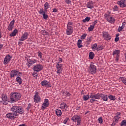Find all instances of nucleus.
I'll return each instance as SVG.
<instances>
[{"label": "nucleus", "mask_w": 126, "mask_h": 126, "mask_svg": "<svg viewBox=\"0 0 126 126\" xmlns=\"http://www.w3.org/2000/svg\"><path fill=\"white\" fill-rule=\"evenodd\" d=\"M11 111L12 112L6 114V117L9 120H14L16 117L18 116V114H23V108L21 106H13L11 108Z\"/></svg>", "instance_id": "obj_1"}, {"label": "nucleus", "mask_w": 126, "mask_h": 126, "mask_svg": "<svg viewBox=\"0 0 126 126\" xmlns=\"http://www.w3.org/2000/svg\"><path fill=\"white\" fill-rule=\"evenodd\" d=\"M12 102H16L21 98V94L18 93H14L11 94L10 97Z\"/></svg>", "instance_id": "obj_2"}, {"label": "nucleus", "mask_w": 126, "mask_h": 126, "mask_svg": "<svg viewBox=\"0 0 126 126\" xmlns=\"http://www.w3.org/2000/svg\"><path fill=\"white\" fill-rule=\"evenodd\" d=\"M96 66L93 64V63H92L89 68V72L90 73H92V74H94V73H96Z\"/></svg>", "instance_id": "obj_3"}, {"label": "nucleus", "mask_w": 126, "mask_h": 126, "mask_svg": "<svg viewBox=\"0 0 126 126\" xmlns=\"http://www.w3.org/2000/svg\"><path fill=\"white\" fill-rule=\"evenodd\" d=\"M2 100H0V103H2L3 105H7L8 103V99L7 96L5 94H2L1 97Z\"/></svg>", "instance_id": "obj_4"}, {"label": "nucleus", "mask_w": 126, "mask_h": 126, "mask_svg": "<svg viewBox=\"0 0 126 126\" xmlns=\"http://www.w3.org/2000/svg\"><path fill=\"white\" fill-rule=\"evenodd\" d=\"M121 118V113L120 112H118L114 116V121L115 122L111 125V126H115L116 123H118L119 121V119Z\"/></svg>", "instance_id": "obj_5"}, {"label": "nucleus", "mask_w": 126, "mask_h": 126, "mask_svg": "<svg viewBox=\"0 0 126 126\" xmlns=\"http://www.w3.org/2000/svg\"><path fill=\"white\" fill-rule=\"evenodd\" d=\"M71 120L72 121H73V122H74L75 123H76L77 122V126L80 125V123L81 122V118L79 116L77 115H75L71 118Z\"/></svg>", "instance_id": "obj_6"}, {"label": "nucleus", "mask_w": 126, "mask_h": 126, "mask_svg": "<svg viewBox=\"0 0 126 126\" xmlns=\"http://www.w3.org/2000/svg\"><path fill=\"white\" fill-rule=\"evenodd\" d=\"M113 56L115 58V61L118 62L120 57V50H117L113 52Z\"/></svg>", "instance_id": "obj_7"}, {"label": "nucleus", "mask_w": 126, "mask_h": 126, "mask_svg": "<svg viewBox=\"0 0 126 126\" xmlns=\"http://www.w3.org/2000/svg\"><path fill=\"white\" fill-rule=\"evenodd\" d=\"M33 69L34 71H36V72H39V71H41V70L43 69V66L40 64L34 65L33 67Z\"/></svg>", "instance_id": "obj_8"}, {"label": "nucleus", "mask_w": 126, "mask_h": 126, "mask_svg": "<svg viewBox=\"0 0 126 126\" xmlns=\"http://www.w3.org/2000/svg\"><path fill=\"white\" fill-rule=\"evenodd\" d=\"M100 94H95L94 93H91L90 94V97L91 99H94V100L97 99L99 100L100 99Z\"/></svg>", "instance_id": "obj_9"}, {"label": "nucleus", "mask_w": 126, "mask_h": 126, "mask_svg": "<svg viewBox=\"0 0 126 126\" xmlns=\"http://www.w3.org/2000/svg\"><path fill=\"white\" fill-rule=\"evenodd\" d=\"M28 36H29V34L28 32H25L24 34L21 36V38L19 39V41L21 42H23V41H25V40L28 38Z\"/></svg>", "instance_id": "obj_10"}, {"label": "nucleus", "mask_w": 126, "mask_h": 126, "mask_svg": "<svg viewBox=\"0 0 126 126\" xmlns=\"http://www.w3.org/2000/svg\"><path fill=\"white\" fill-rule=\"evenodd\" d=\"M126 0H118L117 3L118 5H120L121 7L124 8V7H126Z\"/></svg>", "instance_id": "obj_11"}, {"label": "nucleus", "mask_w": 126, "mask_h": 126, "mask_svg": "<svg viewBox=\"0 0 126 126\" xmlns=\"http://www.w3.org/2000/svg\"><path fill=\"white\" fill-rule=\"evenodd\" d=\"M56 67L57 68V73L60 74V73H61L63 71V64L58 63L56 65Z\"/></svg>", "instance_id": "obj_12"}, {"label": "nucleus", "mask_w": 126, "mask_h": 126, "mask_svg": "<svg viewBox=\"0 0 126 126\" xmlns=\"http://www.w3.org/2000/svg\"><path fill=\"white\" fill-rule=\"evenodd\" d=\"M49 106V100L45 99L42 104V110H45Z\"/></svg>", "instance_id": "obj_13"}, {"label": "nucleus", "mask_w": 126, "mask_h": 126, "mask_svg": "<svg viewBox=\"0 0 126 126\" xmlns=\"http://www.w3.org/2000/svg\"><path fill=\"white\" fill-rule=\"evenodd\" d=\"M11 58V57H10V56L7 55L4 59V64H7V63L10 62Z\"/></svg>", "instance_id": "obj_14"}, {"label": "nucleus", "mask_w": 126, "mask_h": 126, "mask_svg": "<svg viewBox=\"0 0 126 126\" xmlns=\"http://www.w3.org/2000/svg\"><path fill=\"white\" fill-rule=\"evenodd\" d=\"M42 86H45V87H51V84L48 81H42L41 82Z\"/></svg>", "instance_id": "obj_15"}, {"label": "nucleus", "mask_w": 126, "mask_h": 126, "mask_svg": "<svg viewBox=\"0 0 126 126\" xmlns=\"http://www.w3.org/2000/svg\"><path fill=\"white\" fill-rule=\"evenodd\" d=\"M34 100L35 103H39V102H40L41 98H40V96L38 95V93H36L34 95Z\"/></svg>", "instance_id": "obj_16"}, {"label": "nucleus", "mask_w": 126, "mask_h": 126, "mask_svg": "<svg viewBox=\"0 0 126 126\" xmlns=\"http://www.w3.org/2000/svg\"><path fill=\"white\" fill-rule=\"evenodd\" d=\"M103 37H104V39L107 41H110L111 40V36H110V34H108V32H104Z\"/></svg>", "instance_id": "obj_17"}, {"label": "nucleus", "mask_w": 126, "mask_h": 126, "mask_svg": "<svg viewBox=\"0 0 126 126\" xmlns=\"http://www.w3.org/2000/svg\"><path fill=\"white\" fill-rule=\"evenodd\" d=\"M28 63H29L28 66L29 67H30L31 65H32V64H34V63H37V60H31L29 59V60H28Z\"/></svg>", "instance_id": "obj_18"}, {"label": "nucleus", "mask_w": 126, "mask_h": 126, "mask_svg": "<svg viewBox=\"0 0 126 126\" xmlns=\"http://www.w3.org/2000/svg\"><path fill=\"white\" fill-rule=\"evenodd\" d=\"M18 74V71L16 70H13L10 73V75L11 77H14V76H16Z\"/></svg>", "instance_id": "obj_19"}, {"label": "nucleus", "mask_w": 126, "mask_h": 126, "mask_svg": "<svg viewBox=\"0 0 126 126\" xmlns=\"http://www.w3.org/2000/svg\"><path fill=\"white\" fill-rule=\"evenodd\" d=\"M72 33V27L70 26H67L66 34L67 35H70Z\"/></svg>", "instance_id": "obj_20"}, {"label": "nucleus", "mask_w": 126, "mask_h": 126, "mask_svg": "<svg viewBox=\"0 0 126 126\" xmlns=\"http://www.w3.org/2000/svg\"><path fill=\"white\" fill-rule=\"evenodd\" d=\"M14 20H13L9 24V25L8 27V30H9V31H11V30H12V29L13 28V25H14Z\"/></svg>", "instance_id": "obj_21"}, {"label": "nucleus", "mask_w": 126, "mask_h": 126, "mask_svg": "<svg viewBox=\"0 0 126 126\" xmlns=\"http://www.w3.org/2000/svg\"><path fill=\"white\" fill-rule=\"evenodd\" d=\"M105 19H106L107 21L108 22H109V23H111V15H110V13L108 14L105 15Z\"/></svg>", "instance_id": "obj_22"}, {"label": "nucleus", "mask_w": 126, "mask_h": 126, "mask_svg": "<svg viewBox=\"0 0 126 126\" xmlns=\"http://www.w3.org/2000/svg\"><path fill=\"white\" fill-rule=\"evenodd\" d=\"M56 114L58 117H61V116H62L63 114V112H62V110H61L60 109H57L56 110Z\"/></svg>", "instance_id": "obj_23"}, {"label": "nucleus", "mask_w": 126, "mask_h": 126, "mask_svg": "<svg viewBox=\"0 0 126 126\" xmlns=\"http://www.w3.org/2000/svg\"><path fill=\"white\" fill-rule=\"evenodd\" d=\"M100 98H102L103 101H107L108 100V96L107 95L100 94Z\"/></svg>", "instance_id": "obj_24"}, {"label": "nucleus", "mask_w": 126, "mask_h": 126, "mask_svg": "<svg viewBox=\"0 0 126 126\" xmlns=\"http://www.w3.org/2000/svg\"><path fill=\"white\" fill-rule=\"evenodd\" d=\"M126 23L125 22L122 23V26H119L118 28V32H121L122 31L123 29H124L126 26Z\"/></svg>", "instance_id": "obj_25"}, {"label": "nucleus", "mask_w": 126, "mask_h": 126, "mask_svg": "<svg viewBox=\"0 0 126 126\" xmlns=\"http://www.w3.org/2000/svg\"><path fill=\"white\" fill-rule=\"evenodd\" d=\"M17 32H18L17 30H14L13 32H12V33L10 34V37H13L14 36H16Z\"/></svg>", "instance_id": "obj_26"}, {"label": "nucleus", "mask_w": 126, "mask_h": 126, "mask_svg": "<svg viewBox=\"0 0 126 126\" xmlns=\"http://www.w3.org/2000/svg\"><path fill=\"white\" fill-rule=\"evenodd\" d=\"M119 80L121 81H122V82L125 84V85H126V78L124 77H120L119 78Z\"/></svg>", "instance_id": "obj_27"}, {"label": "nucleus", "mask_w": 126, "mask_h": 126, "mask_svg": "<svg viewBox=\"0 0 126 126\" xmlns=\"http://www.w3.org/2000/svg\"><path fill=\"white\" fill-rule=\"evenodd\" d=\"M90 98V95L88 94V95H84L83 96V99L84 101H87Z\"/></svg>", "instance_id": "obj_28"}, {"label": "nucleus", "mask_w": 126, "mask_h": 126, "mask_svg": "<svg viewBox=\"0 0 126 126\" xmlns=\"http://www.w3.org/2000/svg\"><path fill=\"white\" fill-rule=\"evenodd\" d=\"M16 80L17 82H18L19 84H22V79H21V78L19 76H18L16 79Z\"/></svg>", "instance_id": "obj_29"}, {"label": "nucleus", "mask_w": 126, "mask_h": 126, "mask_svg": "<svg viewBox=\"0 0 126 126\" xmlns=\"http://www.w3.org/2000/svg\"><path fill=\"white\" fill-rule=\"evenodd\" d=\"M89 58L91 60H93V59H94V53L90 52L89 54Z\"/></svg>", "instance_id": "obj_30"}, {"label": "nucleus", "mask_w": 126, "mask_h": 126, "mask_svg": "<svg viewBox=\"0 0 126 126\" xmlns=\"http://www.w3.org/2000/svg\"><path fill=\"white\" fill-rule=\"evenodd\" d=\"M44 7L45 8V10L47 11L48 8H50V5H49V3L48 2H46L44 4Z\"/></svg>", "instance_id": "obj_31"}, {"label": "nucleus", "mask_w": 126, "mask_h": 126, "mask_svg": "<svg viewBox=\"0 0 126 126\" xmlns=\"http://www.w3.org/2000/svg\"><path fill=\"white\" fill-rule=\"evenodd\" d=\"M90 20V17H87L84 20H83V22L85 23V22H88Z\"/></svg>", "instance_id": "obj_32"}, {"label": "nucleus", "mask_w": 126, "mask_h": 126, "mask_svg": "<svg viewBox=\"0 0 126 126\" xmlns=\"http://www.w3.org/2000/svg\"><path fill=\"white\" fill-rule=\"evenodd\" d=\"M94 28L95 27H94V26L91 25L90 27L88 28L89 32L93 31V30L94 29Z\"/></svg>", "instance_id": "obj_33"}, {"label": "nucleus", "mask_w": 126, "mask_h": 126, "mask_svg": "<svg viewBox=\"0 0 126 126\" xmlns=\"http://www.w3.org/2000/svg\"><path fill=\"white\" fill-rule=\"evenodd\" d=\"M121 126H126V120H124L122 121Z\"/></svg>", "instance_id": "obj_34"}, {"label": "nucleus", "mask_w": 126, "mask_h": 126, "mask_svg": "<svg viewBox=\"0 0 126 126\" xmlns=\"http://www.w3.org/2000/svg\"><path fill=\"white\" fill-rule=\"evenodd\" d=\"M87 7L88 8H90L91 9H92L93 8V5H92V4L90 3H88Z\"/></svg>", "instance_id": "obj_35"}, {"label": "nucleus", "mask_w": 126, "mask_h": 126, "mask_svg": "<svg viewBox=\"0 0 126 126\" xmlns=\"http://www.w3.org/2000/svg\"><path fill=\"white\" fill-rule=\"evenodd\" d=\"M65 107H66V104L63 103L61 104L60 108L61 109H65Z\"/></svg>", "instance_id": "obj_36"}, {"label": "nucleus", "mask_w": 126, "mask_h": 126, "mask_svg": "<svg viewBox=\"0 0 126 126\" xmlns=\"http://www.w3.org/2000/svg\"><path fill=\"white\" fill-rule=\"evenodd\" d=\"M39 13L40 14H41L42 15L45 14V11H44V10H43V8L40 9Z\"/></svg>", "instance_id": "obj_37"}, {"label": "nucleus", "mask_w": 126, "mask_h": 126, "mask_svg": "<svg viewBox=\"0 0 126 126\" xmlns=\"http://www.w3.org/2000/svg\"><path fill=\"white\" fill-rule=\"evenodd\" d=\"M96 50L97 51H100L101 50H103V46L98 45Z\"/></svg>", "instance_id": "obj_38"}, {"label": "nucleus", "mask_w": 126, "mask_h": 126, "mask_svg": "<svg viewBox=\"0 0 126 126\" xmlns=\"http://www.w3.org/2000/svg\"><path fill=\"white\" fill-rule=\"evenodd\" d=\"M97 44H94L93 45V46H92V48L93 49V50H96H96H97Z\"/></svg>", "instance_id": "obj_39"}, {"label": "nucleus", "mask_w": 126, "mask_h": 126, "mask_svg": "<svg viewBox=\"0 0 126 126\" xmlns=\"http://www.w3.org/2000/svg\"><path fill=\"white\" fill-rule=\"evenodd\" d=\"M98 121L99 124H102L103 123V118H102V117H99L98 119Z\"/></svg>", "instance_id": "obj_40"}, {"label": "nucleus", "mask_w": 126, "mask_h": 126, "mask_svg": "<svg viewBox=\"0 0 126 126\" xmlns=\"http://www.w3.org/2000/svg\"><path fill=\"white\" fill-rule=\"evenodd\" d=\"M43 18H44V19H48V14L44 13L43 15Z\"/></svg>", "instance_id": "obj_41"}, {"label": "nucleus", "mask_w": 126, "mask_h": 126, "mask_svg": "<svg viewBox=\"0 0 126 126\" xmlns=\"http://www.w3.org/2000/svg\"><path fill=\"white\" fill-rule=\"evenodd\" d=\"M92 41V36H89L87 39V42H91Z\"/></svg>", "instance_id": "obj_42"}, {"label": "nucleus", "mask_w": 126, "mask_h": 126, "mask_svg": "<svg viewBox=\"0 0 126 126\" xmlns=\"http://www.w3.org/2000/svg\"><path fill=\"white\" fill-rule=\"evenodd\" d=\"M63 94V95H65L66 96H70V94L67 92H64Z\"/></svg>", "instance_id": "obj_43"}, {"label": "nucleus", "mask_w": 126, "mask_h": 126, "mask_svg": "<svg viewBox=\"0 0 126 126\" xmlns=\"http://www.w3.org/2000/svg\"><path fill=\"white\" fill-rule=\"evenodd\" d=\"M115 22V20L114 18L111 17V24H114Z\"/></svg>", "instance_id": "obj_44"}, {"label": "nucleus", "mask_w": 126, "mask_h": 126, "mask_svg": "<svg viewBox=\"0 0 126 126\" xmlns=\"http://www.w3.org/2000/svg\"><path fill=\"white\" fill-rule=\"evenodd\" d=\"M119 10V8L118 7L117 5H114V7H113V10Z\"/></svg>", "instance_id": "obj_45"}, {"label": "nucleus", "mask_w": 126, "mask_h": 126, "mask_svg": "<svg viewBox=\"0 0 126 126\" xmlns=\"http://www.w3.org/2000/svg\"><path fill=\"white\" fill-rule=\"evenodd\" d=\"M65 1L67 4H69V3H71V0H65Z\"/></svg>", "instance_id": "obj_46"}, {"label": "nucleus", "mask_w": 126, "mask_h": 126, "mask_svg": "<svg viewBox=\"0 0 126 126\" xmlns=\"http://www.w3.org/2000/svg\"><path fill=\"white\" fill-rule=\"evenodd\" d=\"M97 22H98V21H94L93 23V25L92 26H94V27H95V25H96V24H97Z\"/></svg>", "instance_id": "obj_47"}, {"label": "nucleus", "mask_w": 126, "mask_h": 126, "mask_svg": "<svg viewBox=\"0 0 126 126\" xmlns=\"http://www.w3.org/2000/svg\"><path fill=\"white\" fill-rule=\"evenodd\" d=\"M115 99H116L115 96H114V95H112V94H111V100H115Z\"/></svg>", "instance_id": "obj_48"}, {"label": "nucleus", "mask_w": 126, "mask_h": 126, "mask_svg": "<svg viewBox=\"0 0 126 126\" xmlns=\"http://www.w3.org/2000/svg\"><path fill=\"white\" fill-rule=\"evenodd\" d=\"M87 35V34H83L82 36H81V39H85V37H86Z\"/></svg>", "instance_id": "obj_49"}, {"label": "nucleus", "mask_w": 126, "mask_h": 126, "mask_svg": "<svg viewBox=\"0 0 126 126\" xmlns=\"http://www.w3.org/2000/svg\"><path fill=\"white\" fill-rule=\"evenodd\" d=\"M82 43V41L81 39L78 40L77 45H80Z\"/></svg>", "instance_id": "obj_50"}, {"label": "nucleus", "mask_w": 126, "mask_h": 126, "mask_svg": "<svg viewBox=\"0 0 126 126\" xmlns=\"http://www.w3.org/2000/svg\"><path fill=\"white\" fill-rule=\"evenodd\" d=\"M69 119L68 118H66L64 121H63V124H66L67 123V121H68Z\"/></svg>", "instance_id": "obj_51"}, {"label": "nucleus", "mask_w": 126, "mask_h": 126, "mask_svg": "<svg viewBox=\"0 0 126 126\" xmlns=\"http://www.w3.org/2000/svg\"><path fill=\"white\" fill-rule=\"evenodd\" d=\"M38 56L39 58H42V52H39Z\"/></svg>", "instance_id": "obj_52"}, {"label": "nucleus", "mask_w": 126, "mask_h": 126, "mask_svg": "<svg viewBox=\"0 0 126 126\" xmlns=\"http://www.w3.org/2000/svg\"><path fill=\"white\" fill-rule=\"evenodd\" d=\"M41 32L43 33V35H47V34H48V32L45 31H42Z\"/></svg>", "instance_id": "obj_53"}, {"label": "nucleus", "mask_w": 126, "mask_h": 126, "mask_svg": "<svg viewBox=\"0 0 126 126\" xmlns=\"http://www.w3.org/2000/svg\"><path fill=\"white\" fill-rule=\"evenodd\" d=\"M119 40V38H118L117 36H116V37L115 38V42H118Z\"/></svg>", "instance_id": "obj_54"}, {"label": "nucleus", "mask_w": 126, "mask_h": 126, "mask_svg": "<svg viewBox=\"0 0 126 126\" xmlns=\"http://www.w3.org/2000/svg\"><path fill=\"white\" fill-rule=\"evenodd\" d=\"M30 108H31V104H30L28 105V106L27 108L28 111H29V109H30Z\"/></svg>", "instance_id": "obj_55"}, {"label": "nucleus", "mask_w": 126, "mask_h": 126, "mask_svg": "<svg viewBox=\"0 0 126 126\" xmlns=\"http://www.w3.org/2000/svg\"><path fill=\"white\" fill-rule=\"evenodd\" d=\"M52 12H58V9L56 8L53 9V11H52Z\"/></svg>", "instance_id": "obj_56"}, {"label": "nucleus", "mask_w": 126, "mask_h": 126, "mask_svg": "<svg viewBox=\"0 0 126 126\" xmlns=\"http://www.w3.org/2000/svg\"><path fill=\"white\" fill-rule=\"evenodd\" d=\"M37 75H38V74H37V73L32 74V76H33V77H36V76H37Z\"/></svg>", "instance_id": "obj_57"}, {"label": "nucleus", "mask_w": 126, "mask_h": 126, "mask_svg": "<svg viewBox=\"0 0 126 126\" xmlns=\"http://www.w3.org/2000/svg\"><path fill=\"white\" fill-rule=\"evenodd\" d=\"M94 101H96V99H93L90 100L91 103H94Z\"/></svg>", "instance_id": "obj_58"}, {"label": "nucleus", "mask_w": 126, "mask_h": 126, "mask_svg": "<svg viewBox=\"0 0 126 126\" xmlns=\"http://www.w3.org/2000/svg\"><path fill=\"white\" fill-rule=\"evenodd\" d=\"M17 75H18V76H21L22 75V73L21 72H18Z\"/></svg>", "instance_id": "obj_59"}, {"label": "nucleus", "mask_w": 126, "mask_h": 126, "mask_svg": "<svg viewBox=\"0 0 126 126\" xmlns=\"http://www.w3.org/2000/svg\"><path fill=\"white\" fill-rule=\"evenodd\" d=\"M65 110H66V111H68V110H69V109H68V106H67V105H66V106L65 107Z\"/></svg>", "instance_id": "obj_60"}, {"label": "nucleus", "mask_w": 126, "mask_h": 126, "mask_svg": "<svg viewBox=\"0 0 126 126\" xmlns=\"http://www.w3.org/2000/svg\"><path fill=\"white\" fill-rule=\"evenodd\" d=\"M78 48H82L83 45L81 44H77Z\"/></svg>", "instance_id": "obj_61"}, {"label": "nucleus", "mask_w": 126, "mask_h": 126, "mask_svg": "<svg viewBox=\"0 0 126 126\" xmlns=\"http://www.w3.org/2000/svg\"><path fill=\"white\" fill-rule=\"evenodd\" d=\"M62 62H63V59H62V58H60L59 63H62Z\"/></svg>", "instance_id": "obj_62"}, {"label": "nucleus", "mask_w": 126, "mask_h": 126, "mask_svg": "<svg viewBox=\"0 0 126 126\" xmlns=\"http://www.w3.org/2000/svg\"><path fill=\"white\" fill-rule=\"evenodd\" d=\"M72 24V23L71 22H69L67 24V26H70V25H71Z\"/></svg>", "instance_id": "obj_63"}, {"label": "nucleus", "mask_w": 126, "mask_h": 126, "mask_svg": "<svg viewBox=\"0 0 126 126\" xmlns=\"http://www.w3.org/2000/svg\"><path fill=\"white\" fill-rule=\"evenodd\" d=\"M3 47V45H2V44H0V50L1 49H2Z\"/></svg>", "instance_id": "obj_64"}]
</instances>
